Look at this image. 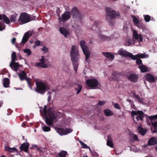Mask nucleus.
<instances>
[{"instance_id": "obj_1", "label": "nucleus", "mask_w": 157, "mask_h": 157, "mask_svg": "<svg viewBox=\"0 0 157 157\" xmlns=\"http://www.w3.org/2000/svg\"><path fill=\"white\" fill-rule=\"evenodd\" d=\"M78 56L79 52L78 48L75 45H72L71 50L70 56L74 69L76 73L78 66V63L79 59Z\"/></svg>"}, {"instance_id": "obj_2", "label": "nucleus", "mask_w": 157, "mask_h": 157, "mask_svg": "<svg viewBox=\"0 0 157 157\" xmlns=\"http://www.w3.org/2000/svg\"><path fill=\"white\" fill-rule=\"evenodd\" d=\"M106 11L107 15L105 16L106 18L109 23L110 25H112L113 24L112 20L120 16L119 13L116 12L115 10H112L109 7H106Z\"/></svg>"}, {"instance_id": "obj_3", "label": "nucleus", "mask_w": 157, "mask_h": 157, "mask_svg": "<svg viewBox=\"0 0 157 157\" xmlns=\"http://www.w3.org/2000/svg\"><path fill=\"white\" fill-rule=\"evenodd\" d=\"M36 88L35 89V90L41 94L44 93L49 88L47 83L41 81H36Z\"/></svg>"}, {"instance_id": "obj_4", "label": "nucleus", "mask_w": 157, "mask_h": 157, "mask_svg": "<svg viewBox=\"0 0 157 157\" xmlns=\"http://www.w3.org/2000/svg\"><path fill=\"white\" fill-rule=\"evenodd\" d=\"M48 117L47 115L45 117V122L48 126H51L53 124V121L55 120L57 118V115L54 111H48Z\"/></svg>"}, {"instance_id": "obj_5", "label": "nucleus", "mask_w": 157, "mask_h": 157, "mask_svg": "<svg viewBox=\"0 0 157 157\" xmlns=\"http://www.w3.org/2000/svg\"><path fill=\"white\" fill-rule=\"evenodd\" d=\"M86 43L84 40H81L80 45L82 49L84 54L86 56V60L87 61L88 59L89 58L90 55V52L89 50L88 46L86 45Z\"/></svg>"}, {"instance_id": "obj_6", "label": "nucleus", "mask_w": 157, "mask_h": 157, "mask_svg": "<svg viewBox=\"0 0 157 157\" xmlns=\"http://www.w3.org/2000/svg\"><path fill=\"white\" fill-rule=\"evenodd\" d=\"M31 21L29 14L25 12H22L20 14L18 19V21L20 24H25Z\"/></svg>"}, {"instance_id": "obj_7", "label": "nucleus", "mask_w": 157, "mask_h": 157, "mask_svg": "<svg viewBox=\"0 0 157 157\" xmlns=\"http://www.w3.org/2000/svg\"><path fill=\"white\" fill-rule=\"evenodd\" d=\"M70 14L72 15L73 18L76 19L79 21L82 19V15L80 13L78 8L75 7L72 8L70 12Z\"/></svg>"}, {"instance_id": "obj_8", "label": "nucleus", "mask_w": 157, "mask_h": 157, "mask_svg": "<svg viewBox=\"0 0 157 157\" xmlns=\"http://www.w3.org/2000/svg\"><path fill=\"white\" fill-rule=\"evenodd\" d=\"M86 83L87 86L91 89H94L97 88L99 84L98 80L94 78L89 79L86 80Z\"/></svg>"}, {"instance_id": "obj_9", "label": "nucleus", "mask_w": 157, "mask_h": 157, "mask_svg": "<svg viewBox=\"0 0 157 157\" xmlns=\"http://www.w3.org/2000/svg\"><path fill=\"white\" fill-rule=\"evenodd\" d=\"M138 115L136 117V119L137 121L140 120L142 121L144 117V114L142 111L138 110L137 111L132 110L131 112V115L134 117V115Z\"/></svg>"}, {"instance_id": "obj_10", "label": "nucleus", "mask_w": 157, "mask_h": 157, "mask_svg": "<svg viewBox=\"0 0 157 157\" xmlns=\"http://www.w3.org/2000/svg\"><path fill=\"white\" fill-rule=\"evenodd\" d=\"M33 30H29L26 32L22 39L21 40V43L23 44H25L28 40L29 39L34 33Z\"/></svg>"}, {"instance_id": "obj_11", "label": "nucleus", "mask_w": 157, "mask_h": 157, "mask_svg": "<svg viewBox=\"0 0 157 157\" xmlns=\"http://www.w3.org/2000/svg\"><path fill=\"white\" fill-rule=\"evenodd\" d=\"M70 17V13L67 11H66L62 15V17L59 18V20L60 22H64L69 19Z\"/></svg>"}, {"instance_id": "obj_12", "label": "nucleus", "mask_w": 157, "mask_h": 157, "mask_svg": "<svg viewBox=\"0 0 157 157\" xmlns=\"http://www.w3.org/2000/svg\"><path fill=\"white\" fill-rule=\"evenodd\" d=\"M118 54L124 57H129L131 59L132 54L130 53L125 50L123 49L122 48H120L118 51Z\"/></svg>"}, {"instance_id": "obj_13", "label": "nucleus", "mask_w": 157, "mask_h": 157, "mask_svg": "<svg viewBox=\"0 0 157 157\" xmlns=\"http://www.w3.org/2000/svg\"><path fill=\"white\" fill-rule=\"evenodd\" d=\"M27 140H26V143H24L21 144L20 147H19V149L21 151H23L26 153H29V144L27 141Z\"/></svg>"}, {"instance_id": "obj_14", "label": "nucleus", "mask_w": 157, "mask_h": 157, "mask_svg": "<svg viewBox=\"0 0 157 157\" xmlns=\"http://www.w3.org/2000/svg\"><path fill=\"white\" fill-rule=\"evenodd\" d=\"M133 38L132 40L134 41L135 40H139L140 42H142L143 40V38L141 34H138L136 30H134L133 31Z\"/></svg>"}, {"instance_id": "obj_15", "label": "nucleus", "mask_w": 157, "mask_h": 157, "mask_svg": "<svg viewBox=\"0 0 157 157\" xmlns=\"http://www.w3.org/2000/svg\"><path fill=\"white\" fill-rule=\"evenodd\" d=\"M148 118L151 122L152 125L154 128H156L157 127V115L149 116Z\"/></svg>"}, {"instance_id": "obj_16", "label": "nucleus", "mask_w": 157, "mask_h": 157, "mask_svg": "<svg viewBox=\"0 0 157 157\" xmlns=\"http://www.w3.org/2000/svg\"><path fill=\"white\" fill-rule=\"evenodd\" d=\"M138 78V76L135 74H131L128 77V79L131 82L134 83L137 82Z\"/></svg>"}, {"instance_id": "obj_17", "label": "nucleus", "mask_w": 157, "mask_h": 157, "mask_svg": "<svg viewBox=\"0 0 157 157\" xmlns=\"http://www.w3.org/2000/svg\"><path fill=\"white\" fill-rule=\"evenodd\" d=\"M147 57V56L146 55L145 53L143 54L139 53L135 55H134L132 54V60H135L137 58L140 59V58L143 59L145 57Z\"/></svg>"}, {"instance_id": "obj_18", "label": "nucleus", "mask_w": 157, "mask_h": 157, "mask_svg": "<svg viewBox=\"0 0 157 157\" xmlns=\"http://www.w3.org/2000/svg\"><path fill=\"white\" fill-rule=\"evenodd\" d=\"M10 67L13 71H17L19 68V64L15 62H11L10 65Z\"/></svg>"}, {"instance_id": "obj_19", "label": "nucleus", "mask_w": 157, "mask_h": 157, "mask_svg": "<svg viewBox=\"0 0 157 157\" xmlns=\"http://www.w3.org/2000/svg\"><path fill=\"white\" fill-rule=\"evenodd\" d=\"M146 79L147 81L151 83L154 82L155 80V78L152 75L148 73L146 76Z\"/></svg>"}, {"instance_id": "obj_20", "label": "nucleus", "mask_w": 157, "mask_h": 157, "mask_svg": "<svg viewBox=\"0 0 157 157\" xmlns=\"http://www.w3.org/2000/svg\"><path fill=\"white\" fill-rule=\"evenodd\" d=\"M18 76L21 81L24 80H26L29 78L27 77V74L24 71H22L21 72L18 74Z\"/></svg>"}, {"instance_id": "obj_21", "label": "nucleus", "mask_w": 157, "mask_h": 157, "mask_svg": "<svg viewBox=\"0 0 157 157\" xmlns=\"http://www.w3.org/2000/svg\"><path fill=\"white\" fill-rule=\"evenodd\" d=\"M59 30L62 35H63L65 37L67 38L68 35L69 34V32L66 29L63 27H60Z\"/></svg>"}, {"instance_id": "obj_22", "label": "nucleus", "mask_w": 157, "mask_h": 157, "mask_svg": "<svg viewBox=\"0 0 157 157\" xmlns=\"http://www.w3.org/2000/svg\"><path fill=\"white\" fill-rule=\"evenodd\" d=\"M133 95L136 101L141 103H143L144 102V99L142 98H140L139 96L138 95L136 94L135 92L133 93Z\"/></svg>"}, {"instance_id": "obj_23", "label": "nucleus", "mask_w": 157, "mask_h": 157, "mask_svg": "<svg viewBox=\"0 0 157 157\" xmlns=\"http://www.w3.org/2000/svg\"><path fill=\"white\" fill-rule=\"evenodd\" d=\"M102 54L105 56L106 57L108 58L111 60H113L114 58V56L112 54V53L109 52H102Z\"/></svg>"}, {"instance_id": "obj_24", "label": "nucleus", "mask_w": 157, "mask_h": 157, "mask_svg": "<svg viewBox=\"0 0 157 157\" xmlns=\"http://www.w3.org/2000/svg\"><path fill=\"white\" fill-rule=\"evenodd\" d=\"M157 143V138L154 137L150 138L148 142V144L149 145H154Z\"/></svg>"}, {"instance_id": "obj_25", "label": "nucleus", "mask_w": 157, "mask_h": 157, "mask_svg": "<svg viewBox=\"0 0 157 157\" xmlns=\"http://www.w3.org/2000/svg\"><path fill=\"white\" fill-rule=\"evenodd\" d=\"M100 23L99 21H95L92 25L91 29L93 30H96V29H99V26Z\"/></svg>"}, {"instance_id": "obj_26", "label": "nucleus", "mask_w": 157, "mask_h": 157, "mask_svg": "<svg viewBox=\"0 0 157 157\" xmlns=\"http://www.w3.org/2000/svg\"><path fill=\"white\" fill-rule=\"evenodd\" d=\"M98 37L100 40L102 41L109 40L111 39L110 36L108 37L107 36H104L102 35H99Z\"/></svg>"}, {"instance_id": "obj_27", "label": "nucleus", "mask_w": 157, "mask_h": 157, "mask_svg": "<svg viewBox=\"0 0 157 157\" xmlns=\"http://www.w3.org/2000/svg\"><path fill=\"white\" fill-rule=\"evenodd\" d=\"M5 150L7 151H8L10 152H13L14 151H16L17 152L18 151V149L15 147L11 148L5 146Z\"/></svg>"}, {"instance_id": "obj_28", "label": "nucleus", "mask_w": 157, "mask_h": 157, "mask_svg": "<svg viewBox=\"0 0 157 157\" xmlns=\"http://www.w3.org/2000/svg\"><path fill=\"white\" fill-rule=\"evenodd\" d=\"M57 132L61 136L66 135L65 129L63 128H57Z\"/></svg>"}, {"instance_id": "obj_29", "label": "nucleus", "mask_w": 157, "mask_h": 157, "mask_svg": "<svg viewBox=\"0 0 157 157\" xmlns=\"http://www.w3.org/2000/svg\"><path fill=\"white\" fill-rule=\"evenodd\" d=\"M137 130L139 133L142 135H144L146 132V131L140 126H139Z\"/></svg>"}, {"instance_id": "obj_30", "label": "nucleus", "mask_w": 157, "mask_h": 157, "mask_svg": "<svg viewBox=\"0 0 157 157\" xmlns=\"http://www.w3.org/2000/svg\"><path fill=\"white\" fill-rule=\"evenodd\" d=\"M105 115L107 116H109L113 115V113L110 110L108 109H105L104 110Z\"/></svg>"}, {"instance_id": "obj_31", "label": "nucleus", "mask_w": 157, "mask_h": 157, "mask_svg": "<svg viewBox=\"0 0 157 157\" xmlns=\"http://www.w3.org/2000/svg\"><path fill=\"white\" fill-rule=\"evenodd\" d=\"M10 83V81L8 78H5L3 83V86L5 87H7L9 86Z\"/></svg>"}, {"instance_id": "obj_32", "label": "nucleus", "mask_w": 157, "mask_h": 157, "mask_svg": "<svg viewBox=\"0 0 157 157\" xmlns=\"http://www.w3.org/2000/svg\"><path fill=\"white\" fill-rule=\"evenodd\" d=\"M139 68L140 70L141 71L143 72H146L148 71L147 67L143 65L139 66Z\"/></svg>"}, {"instance_id": "obj_33", "label": "nucleus", "mask_w": 157, "mask_h": 157, "mask_svg": "<svg viewBox=\"0 0 157 157\" xmlns=\"http://www.w3.org/2000/svg\"><path fill=\"white\" fill-rule=\"evenodd\" d=\"M36 66L38 67H41L42 68H46L48 67V66L45 63H43L41 62L37 63H36Z\"/></svg>"}, {"instance_id": "obj_34", "label": "nucleus", "mask_w": 157, "mask_h": 157, "mask_svg": "<svg viewBox=\"0 0 157 157\" xmlns=\"http://www.w3.org/2000/svg\"><path fill=\"white\" fill-rule=\"evenodd\" d=\"M2 19L7 24H9L10 23V21L9 18L4 14H2Z\"/></svg>"}, {"instance_id": "obj_35", "label": "nucleus", "mask_w": 157, "mask_h": 157, "mask_svg": "<svg viewBox=\"0 0 157 157\" xmlns=\"http://www.w3.org/2000/svg\"><path fill=\"white\" fill-rule=\"evenodd\" d=\"M67 155V152L65 151H62L58 153L59 157H66Z\"/></svg>"}, {"instance_id": "obj_36", "label": "nucleus", "mask_w": 157, "mask_h": 157, "mask_svg": "<svg viewBox=\"0 0 157 157\" xmlns=\"http://www.w3.org/2000/svg\"><path fill=\"white\" fill-rule=\"evenodd\" d=\"M17 16V14L15 13V14H12L10 17V20L11 22L15 23L16 22V19Z\"/></svg>"}, {"instance_id": "obj_37", "label": "nucleus", "mask_w": 157, "mask_h": 157, "mask_svg": "<svg viewBox=\"0 0 157 157\" xmlns=\"http://www.w3.org/2000/svg\"><path fill=\"white\" fill-rule=\"evenodd\" d=\"M75 89L77 90V94H78L82 89V86L81 85L78 84L76 85Z\"/></svg>"}, {"instance_id": "obj_38", "label": "nucleus", "mask_w": 157, "mask_h": 157, "mask_svg": "<svg viewBox=\"0 0 157 157\" xmlns=\"http://www.w3.org/2000/svg\"><path fill=\"white\" fill-rule=\"evenodd\" d=\"M136 26L138 27L139 28L144 29L145 27V25L143 24L140 21L138 24L135 25Z\"/></svg>"}, {"instance_id": "obj_39", "label": "nucleus", "mask_w": 157, "mask_h": 157, "mask_svg": "<svg viewBox=\"0 0 157 157\" xmlns=\"http://www.w3.org/2000/svg\"><path fill=\"white\" fill-rule=\"evenodd\" d=\"M17 59L16 52H13L11 54V62H15Z\"/></svg>"}, {"instance_id": "obj_40", "label": "nucleus", "mask_w": 157, "mask_h": 157, "mask_svg": "<svg viewBox=\"0 0 157 157\" xmlns=\"http://www.w3.org/2000/svg\"><path fill=\"white\" fill-rule=\"evenodd\" d=\"M132 18L133 21L135 25H136V24H138V23L140 21L138 20L137 17H136L134 15H132Z\"/></svg>"}, {"instance_id": "obj_41", "label": "nucleus", "mask_w": 157, "mask_h": 157, "mask_svg": "<svg viewBox=\"0 0 157 157\" xmlns=\"http://www.w3.org/2000/svg\"><path fill=\"white\" fill-rule=\"evenodd\" d=\"M79 143L81 145L82 148H89L90 151H91V149L89 147V146H88L85 143L82 142L81 141H79Z\"/></svg>"}, {"instance_id": "obj_42", "label": "nucleus", "mask_w": 157, "mask_h": 157, "mask_svg": "<svg viewBox=\"0 0 157 157\" xmlns=\"http://www.w3.org/2000/svg\"><path fill=\"white\" fill-rule=\"evenodd\" d=\"M26 81L27 82L30 88L31 89H32V86H33V84L32 83L31 79L30 78H27Z\"/></svg>"}, {"instance_id": "obj_43", "label": "nucleus", "mask_w": 157, "mask_h": 157, "mask_svg": "<svg viewBox=\"0 0 157 157\" xmlns=\"http://www.w3.org/2000/svg\"><path fill=\"white\" fill-rule=\"evenodd\" d=\"M42 129L43 131L45 132H49L51 130L50 128L46 126H43L42 127Z\"/></svg>"}, {"instance_id": "obj_44", "label": "nucleus", "mask_w": 157, "mask_h": 157, "mask_svg": "<svg viewBox=\"0 0 157 157\" xmlns=\"http://www.w3.org/2000/svg\"><path fill=\"white\" fill-rule=\"evenodd\" d=\"M24 52L26 53L28 56H30L32 54L31 51L28 48H26L23 51Z\"/></svg>"}, {"instance_id": "obj_45", "label": "nucleus", "mask_w": 157, "mask_h": 157, "mask_svg": "<svg viewBox=\"0 0 157 157\" xmlns=\"http://www.w3.org/2000/svg\"><path fill=\"white\" fill-rule=\"evenodd\" d=\"M117 74L115 72H113L111 76V79H112L111 80L115 79L117 78Z\"/></svg>"}, {"instance_id": "obj_46", "label": "nucleus", "mask_w": 157, "mask_h": 157, "mask_svg": "<svg viewBox=\"0 0 157 157\" xmlns=\"http://www.w3.org/2000/svg\"><path fill=\"white\" fill-rule=\"evenodd\" d=\"M144 19L145 21L146 22H148L149 21L151 20L150 16L148 15H144Z\"/></svg>"}, {"instance_id": "obj_47", "label": "nucleus", "mask_w": 157, "mask_h": 157, "mask_svg": "<svg viewBox=\"0 0 157 157\" xmlns=\"http://www.w3.org/2000/svg\"><path fill=\"white\" fill-rule=\"evenodd\" d=\"M47 105H45L43 109V112H44V114L45 116L47 115V114H48V111L47 110ZM49 110L50 111H51L49 109H48V111Z\"/></svg>"}, {"instance_id": "obj_48", "label": "nucleus", "mask_w": 157, "mask_h": 157, "mask_svg": "<svg viewBox=\"0 0 157 157\" xmlns=\"http://www.w3.org/2000/svg\"><path fill=\"white\" fill-rule=\"evenodd\" d=\"M136 64L138 65H142V60L139 58H137L136 59Z\"/></svg>"}, {"instance_id": "obj_49", "label": "nucleus", "mask_w": 157, "mask_h": 157, "mask_svg": "<svg viewBox=\"0 0 157 157\" xmlns=\"http://www.w3.org/2000/svg\"><path fill=\"white\" fill-rule=\"evenodd\" d=\"M107 145L110 147H113V141H107Z\"/></svg>"}, {"instance_id": "obj_50", "label": "nucleus", "mask_w": 157, "mask_h": 157, "mask_svg": "<svg viewBox=\"0 0 157 157\" xmlns=\"http://www.w3.org/2000/svg\"><path fill=\"white\" fill-rule=\"evenodd\" d=\"M65 132L66 133V134L70 133L72 131V130L71 129L66 128L65 129Z\"/></svg>"}, {"instance_id": "obj_51", "label": "nucleus", "mask_w": 157, "mask_h": 157, "mask_svg": "<svg viewBox=\"0 0 157 157\" xmlns=\"http://www.w3.org/2000/svg\"><path fill=\"white\" fill-rule=\"evenodd\" d=\"M106 103V101H98V104L99 105H104Z\"/></svg>"}, {"instance_id": "obj_52", "label": "nucleus", "mask_w": 157, "mask_h": 157, "mask_svg": "<svg viewBox=\"0 0 157 157\" xmlns=\"http://www.w3.org/2000/svg\"><path fill=\"white\" fill-rule=\"evenodd\" d=\"M5 29V25L4 24H0V31H2Z\"/></svg>"}, {"instance_id": "obj_53", "label": "nucleus", "mask_w": 157, "mask_h": 157, "mask_svg": "<svg viewBox=\"0 0 157 157\" xmlns=\"http://www.w3.org/2000/svg\"><path fill=\"white\" fill-rule=\"evenodd\" d=\"M132 41L133 44L136 45H139L140 44V42L139 41V40H135L134 41L132 40Z\"/></svg>"}, {"instance_id": "obj_54", "label": "nucleus", "mask_w": 157, "mask_h": 157, "mask_svg": "<svg viewBox=\"0 0 157 157\" xmlns=\"http://www.w3.org/2000/svg\"><path fill=\"white\" fill-rule=\"evenodd\" d=\"M92 154L93 157H98L99 156V154L96 152H93L92 153Z\"/></svg>"}, {"instance_id": "obj_55", "label": "nucleus", "mask_w": 157, "mask_h": 157, "mask_svg": "<svg viewBox=\"0 0 157 157\" xmlns=\"http://www.w3.org/2000/svg\"><path fill=\"white\" fill-rule=\"evenodd\" d=\"M35 45L36 46H38L40 45V42L39 40H37V41L34 42Z\"/></svg>"}, {"instance_id": "obj_56", "label": "nucleus", "mask_w": 157, "mask_h": 157, "mask_svg": "<svg viewBox=\"0 0 157 157\" xmlns=\"http://www.w3.org/2000/svg\"><path fill=\"white\" fill-rule=\"evenodd\" d=\"M114 106L116 108L118 109H121V107L120 106L119 104L118 103H117L115 104L114 105Z\"/></svg>"}, {"instance_id": "obj_57", "label": "nucleus", "mask_w": 157, "mask_h": 157, "mask_svg": "<svg viewBox=\"0 0 157 157\" xmlns=\"http://www.w3.org/2000/svg\"><path fill=\"white\" fill-rule=\"evenodd\" d=\"M40 62H41L43 63H45V62L44 61V56H42L41 58V59H40Z\"/></svg>"}, {"instance_id": "obj_58", "label": "nucleus", "mask_w": 157, "mask_h": 157, "mask_svg": "<svg viewBox=\"0 0 157 157\" xmlns=\"http://www.w3.org/2000/svg\"><path fill=\"white\" fill-rule=\"evenodd\" d=\"M133 139L134 140H139L138 138L136 135H135L133 136Z\"/></svg>"}, {"instance_id": "obj_59", "label": "nucleus", "mask_w": 157, "mask_h": 157, "mask_svg": "<svg viewBox=\"0 0 157 157\" xmlns=\"http://www.w3.org/2000/svg\"><path fill=\"white\" fill-rule=\"evenodd\" d=\"M153 128H151V130L152 132V133H155L157 132V128H155L152 130Z\"/></svg>"}, {"instance_id": "obj_60", "label": "nucleus", "mask_w": 157, "mask_h": 157, "mask_svg": "<svg viewBox=\"0 0 157 157\" xmlns=\"http://www.w3.org/2000/svg\"><path fill=\"white\" fill-rule=\"evenodd\" d=\"M42 50L45 52H47L48 51V49L46 46H44L42 49Z\"/></svg>"}, {"instance_id": "obj_61", "label": "nucleus", "mask_w": 157, "mask_h": 157, "mask_svg": "<svg viewBox=\"0 0 157 157\" xmlns=\"http://www.w3.org/2000/svg\"><path fill=\"white\" fill-rule=\"evenodd\" d=\"M127 42L128 44V45H131L132 43V40L131 39H128V40Z\"/></svg>"}, {"instance_id": "obj_62", "label": "nucleus", "mask_w": 157, "mask_h": 157, "mask_svg": "<svg viewBox=\"0 0 157 157\" xmlns=\"http://www.w3.org/2000/svg\"><path fill=\"white\" fill-rule=\"evenodd\" d=\"M107 141H113L112 138L109 135L107 137Z\"/></svg>"}, {"instance_id": "obj_63", "label": "nucleus", "mask_w": 157, "mask_h": 157, "mask_svg": "<svg viewBox=\"0 0 157 157\" xmlns=\"http://www.w3.org/2000/svg\"><path fill=\"white\" fill-rule=\"evenodd\" d=\"M37 145H33L31 147H30V148L31 149L33 148H37V149H38V148L37 147Z\"/></svg>"}, {"instance_id": "obj_64", "label": "nucleus", "mask_w": 157, "mask_h": 157, "mask_svg": "<svg viewBox=\"0 0 157 157\" xmlns=\"http://www.w3.org/2000/svg\"><path fill=\"white\" fill-rule=\"evenodd\" d=\"M16 40V39L15 38H13L12 39L11 42L12 44H13Z\"/></svg>"}]
</instances>
